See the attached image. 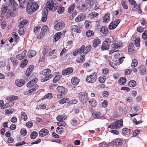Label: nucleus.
<instances>
[{
    "instance_id": "nucleus-23",
    "label": "nucleus",
    "mask_w": 147,
    "mask_h": 147,
    "mask_svg": "<svg viewBox=\"0 0 147 147\" xmlns=\"http://www.w3.org/2000/svg\"><path fill=\"white\" fill-rule=\"evenodd\" d=\"M51 72L50 70L48 69H45L40 72V74L44 76L49 74Z\"/></svg>"
},
{
    "instance_id": "nucleus-51",
    "label": "nucleus",
    "mask_w": 147,
    "mask_h": 147,
    "mask_svg": "<svg viewBox=\"0 0 147 147\" xmlns=\"http://www.w3.org/2000/svg\"><path fill=\"white\" fill-rule=\"evenodd\" d=\"M21 118L24 121H26L28 118L27 115L24 112H22L21 113Z\"/></svg>"
},
{
    "instance_id": "nucleus-20",
    "label": "nucleus",
    "mask_w": 147,
    "mask_h": 147,
    "mask_svg": "<svg viewBox=\"0 0 147 147\" xmlns=\"http://www.w3.org/2000/svg\"><path fill=\"white\" fill-rule=\"evenodd\" d=\"M93 117L96 119H104L105 117L99 112H95L92 114Z\"/></svg>"
},
{
    "instance_id": "nucleus-16",
    "label": "nucleus",
    "mask_w": 147,
    "mask_h": 147,
    "mask_svg": "<svg viewBox=\"0 0 147 147\" xmlns=\"http://www.w3.org/2000/svg\"><path fill=\"white\" fill-rule=\"evenodd\" d=\"M73 72V69L72 68H68L65 69L62 71L63 75H68L71 74Z\"/></svg>"
},
{
    "instance_id": "nucleus-52",
    "label": "nucleus",
    "mask_w": 147,
    "mask_h": 147,
    "mask_svg": "<svg viewBox=\"0 0 147 147\" xmlns=\"http://www.w3.org/2000/svg\"><path fill=\"white\" fill-rule=\"evenodd\" d=\"M28 62V61L26 59L23 60L20 65V67L22 68H24L27 65Z\"/></svg>"
},
{
    "instance_id": "nucleus-45",
    "label": "nucleus",
    "mask_w": 147,
    "mask_h": 147,
    "mask_svg": "<svg viewBox=\"0 0 147 147\" xmlns=\"http://www.w3.org/2000/svg\"><path fill=\"white\" fill-rule=\"evenodd\" d=\"M136 82L133 80L130 81L128 83L129 86L131 87H135L136 86Z\"/></svg>"
},
{
    "instance_id": "nucleus-17",
    "label": "nucleus",
    "mask_w": 147,
    "mask_h": 147,
    "mask_svg": "<svg viewBox=\"0 0 147 147\" xmlns=\"http://www.w3.org/2000/svg\"><path fill=\"white\" fill-rule=\"evenodd\" d=\"M49 133V131L47 129L43 128L39 132V135L42 137L47 135Z\"/></svg>"
},
{
    "instance_id": "nucleus-59",
    "label": "nucleus",
    "mask_w": 147,
    "mask_h": 147,
    "mask_svg": "<svg viewBox=\"0 0 147 147\" xmlns=\"http://www.w3.org/2000/svg\"><path fill=\"white\" fill-rule=\"evenodd\" d=\"M86 34L88 37H89L91 36H93L94 35V33L91 30H88L86 31Z\"/></svg>"
},
{
    "instance_id": "nucleus-15",
    "label": "nucleus",
    "mask_w": 147,
    "mask_h": 147,
    "mask_svg": "<svg viewBox=\"0 0 147 147\" xmlns=\"http://www.w3.org/2000/svg\"><path fill=\"white\" fill-rule=\"evenodd\" d=\"M9 5L13 9H15L18 7V5L14 0H9Z\"/></svg>"
},
{
    "instance_id": "nucleus-10",
    "label": "nucleus",
    "mask_w": 147,
    "mask_h": 147,
    "mask_svg": "<svg viewBox=\"0 0 147 147\" xmlns=\"http://www.w3.org/2000/svg\"><path fill=\"white\" fill-rule=\"evenodd\" d=\"M120 22V20L119 19H118L116 20L110 24L109 26V28L110 30L114 29L117 26Z\"/></svg>"
},
{
    "instance_id": "nucleus-53",
    "label": "nucleus",
    "mask_w": 147,
    "mask_h": 147,
    "mask_svg": "<svg viewBox=\"0 0 147 147\" xmlns=\"http://www.w3.org/2000/svg\"><path fill=\"white\" fill-rule=\"evenodd\" d=\"M18 98V96H10L8 97V99L10 100L11 101H13L14 100H16Z\"/></svg>"
},
{
    "instance_id": "nucleus-7",
    "label": "nucleus",
    "mask_w": 147,
    "mask_h": 147,
    "mask_svg": "<svg viewBox=\"0 0 147 147\" xmlns=\"http://www.w3.org/2000/svg\"><path fill=\"white\" fill-rule=\"evenodd\" d=\"M97 78L96 73L95 72H93L89 76H87L86 79V80L88 82L92 83L96 81Z\"/></svg>"
},
{
    "instance_id": "nucleus-44",
    "label": "nucleus",
    "mask_w": 147,
    "mask_h": 147,
    "mask_svg": "<svg viewBox=\"0 0 147 147\" xmlns=\"http://www.w3.org/2000/svg\"><path fill=\"white\" fill-rule=\"evenodd\" d=\"M121 3L122 7L125 9H128V6L126 1L122 0L121 2Z\"/></svg>"
},
{
    "instance_id": "nucleus-41",
    "label": "nucleus",
    "mask_w": 147,
    "mask_h": 147,
    "mask_svg": "<svg viewBox=\"0 0 147 147\" xmlns=\"http://www.w3.org/2000/svg\"><path fill=\"white\" fill-rule=\"evenodd\" d=\"M28 23V21L26 20H23L20 21L18 27H24Z\"/></svg>"
},
{
    "instance_id": "nucleus-26",
    "label": "nucleus",
    "mask_w": 147,
    "mask_h": 147,
    "mask_svg": "<svg viewBox=\"0 0 147 147\" xmlns=\"http://www.w3.org/2000/svg\"><path fill=\"white\" fill-rule=\"evenodd\" d=\"M8 6L6 3L3 4L1 7V12L5 13L8 9Z\"/></svg>"
},
{
    "instance_id": "nucleus-60",
    "label": "nucleus",
    "mask_w": 147,
    "mask_h": 147,
    "mask_svg": "<svg viewBox=\"0 0 147 147\" xmlns=\"http://www.w3.org/2000/svg\"><path fill=\"white\" fill-rule=\"evenodd\" d=\"M106 80V77L104 76H101L99 78L98 81L100 82L101 83H104Z\"/></svg>"
},
{
    "instance_id": "nucleus-46",
    "label": "nucleus",
    "mask_w": 147,
    "mask_h": 147,
    "mask_svg": "<svg viewBox=\"0 0 147 147\" xmlns=\"http://www.w3.org/2000/svg\"><path fill=\"white\" fill-rule=\"evenodd\" d=\"M10 59L14 65H16L18 64V61L16 59L13 57H11L10 58Z\"/></svg>"
},
{
    "instance_id": "nucleus-39",
    "label": "nucleus",
    "mask_w": 147,
    "mask_h": 147,
    "mask_svg": "<svg viewBox=\"0 0 147 147\" xmlns=\"http://www.w3.org/2000/svg\"><path fill=\"white\" fill-rule=\"evenodd\" d=\"M49 50V47L47 45L44 46L43 49L42 50V54L43 56H45L47 52Z\"/></svg>"
},
{
    "instance_id": "nucleus-4",
    "label": "nucleus",
    "mask_w": 147,
    "mask_h": 147,
    "mask_svg": "<svg viewBox=\"0 0 147 147\" xmlns=\"http://www.w3.org/2000/svg\"><path fill=\"white\" fill-rule=\"evenodd\" d=\"M78 96L79 100L83 104H86L87 101L89 100L87 94L85 92H82L79 93Z\"/></svg>"
},
{
    "instance_id": "nucleus-27",
    "label": "nucleus",
    "mask_w": 147,
    "mask_h": 147,
    "mask_svg": "<svg viewBox=\"0 0 147 147\" xmlns=\"http://www.w3.org/2000/svg\"><path fill=\"white\" fill-rule=\"evenodd\" d=\"M61 77V75L60 74L59 72L57 73L55 76L53 80V82L55 83L57 82Z\"/></svg>"
},
{
    "instance_id": "nucleus-5",
    "label": "nucleus",
    "mask_w": 147,
    "mask_h": 147,
    "mask_svg": "<svg viewBox=\"0 0 147 147\" xmlns=\"http://www.w3.org/2000/svg\"><path fill=\"white\" fill-rule=\"evenodd\" d=\"M111 46L112 49L110 51V53H112L118 51L122 47L120 43L117 41L113 42Z\"/></svg>"
},
{
    "instance_id": "nucleus-9",
    "label": "nucleus",
    "mask_w": 147,
    "mask_h": 147,
    "mask_svg": "<svg viewBox=\"0 0 147 147\" xmlns=\"http://www.w3.org/2000/svg\"><path fill=\"white\" fill-rule=\"evenodd\" d=\"M65 26V24L63 22H59L57 23L55 26L54 28L55 30H60L63 29Z\"/></svg>"
},
{
    "instance_id": "nucleus-6",
    "label": "nucleus",
    "mask_w": 147,
    "mask_h": 147,
    "mask_svg": "<svg viewBox=\"0 0 147 147\" xmlns=\"http://www.w3.org/2000/svg\"><path fill=\"white\" fill-rule=\"evenodd\" d=\"M54 5V2L53 0H48L46 4V10L48 11V10L49 9L52 11H55L57 9V8L55 7Z\"/></svg>"
},
{
    "instance_id": "nucleus-30",
    "label": "nucleus",
    "mask_w": 147,
    "mask_h": 147,
    "mask_svg": "<svg viewBox=\"0 0 147 147\" xmlns=\"http://www.w3.org/2000/svg\"><path fill=\"white\" fill-rule=\"evenodd\" d=\"M122 131L123 134L126 135H129L131 134V131L130 129L124 128L122 129Z\"/></svg>"
},
{
    "instance_id": "nucleus-64",
    "label": "nucleus",
    "mask_w": 147,
    "mask_h": 147,
    "mask_svg": "<svg viewBox=\"0 0 147 147\" xmlns=\"http://www.w3.org/2000/svg\"><path fill=\"white\" fill-rule=\"evenodd\" d=\"M99 147H108L107 144L105 142H103L99 144Z\"/></svg>"
},
{
    "instance_id": "nucleus-11",
    "label": "nucleus",
    "mask_w": 147,
    "mask_h": 147,
    "mask_svg": "<svg viewBox=\"0 0 147 147\" xmlns=\"http://www.w3.org/2000/svg\"><path fill=\"white\" fill-rule=\"evenodd\" d=\"M86 15L82 13L79 15L76 18L75 20L77 22H79L84 20L85 18Z\"/></svg>"
},
{
    "instance_id": "nucleus-35",
    "label": "nucleus",
    "mask_w": 147,
    "mask_h": 147,
    "mask_svg": "<svg viewBox=\"0 0 147 147\" xmlns=\"http://www.w3.org/2000/svg\"><path fill=\"white\" fill-rule=\"evenodd\" d=\"M78 8L80 10L84 11L86 8V6L85 4L81 3L79 4L78 6Z\"/></svg>"
},
{
    "instance_id": "nucleus-33",
    "label": "nucleus",
    "mask_w": 147,
    "mask_h": 147,
    "mask_svg": "<svg viewBox=\"0 0 147 147\" xmlns=\"http://www.w3.org/2000/svg\"><path fill=\"white\" fill-rule=\"evenodd\" d=\"M109 14L108 13H107L103 17V22L105 23L108 22L109 20L110 17L109 16Z\"/></svg>"
},
{
    "instance_id": "nucleus-19",
    "label": "nucleus",
    "mask_w": 147,
    "mask_h": 147,
    "mask_svg": "<svg viewBox=\"0 0 147 147\" xmlns=\"http://www.w3.org/2000/svg\"><path fill=\"white\" fill-rule=\"evenodd\" d=\"M101 40L99 38H96L93 40L92 46L95 48L98 46L101 43Z\"/></svg>"
},
{
    "instance_id": "nucleus-1",
    "label": "nucleus",
    "mask_w": 147,
    "mask_h": 147,
    "mask_svg": "<svg viewBox=\"0 0 147 147\" xmlns=\"http://www.w3.org/2000/svg\"><path fill=\"white\" fill-rule=\"evenodd\" d=\"M92 48L91 45H89L86 47L85 45H83L80 48L73 53V54L75 56H76L78 54H82L84 55L90 52Z\"/></svg>"
},
{
    "instance_id": "nucleus-24",
    "label": "nucleus",
    "mask_w": 147,
    "mask_h": 147,
    "mask_svg": "<svg viewBox=\"0 0 147 147\" xmlns=\"http://www.w3.org/2000/svg\"><path fill=\"white\" fill-rule=\"evenodd\" d=\"M80 80L77 77H74L71 79L72 84L74 85H76L79 83Z\"/></svg>"
},
{
    "instance_id": "nucleus-34",
    "label": "nucleus",
    "mask_w": 147,
    "mask_h": 147,
    "mask_svg": "<svg viewBox=\"0 0 147 147\" xmlns=\"http://www.w3.org/2000/svg\"><path fill=\"white\" fill-rule=\"evenodd\" d=\"M69 99L67 98H62L59 101V103L60 104H63L65 103L69 102Z\"/></svg>"
},
{
    "instance_id": "nucleus-55",
    "label": "nucleus",
    "mask_w": 147,
    "mask_h": 147,
    "mask_svg": "<svg viewBox=\"0 0 147 147\" xmlns=\"http://www.w3.org/2000/svg\"><path fill=\"white\" fill-rule=\"evenodd\" d=\"M41 28V27L40 26H37L35 27L34 30V32L36 34H38L40 31Z\"/></svg>"
},
{
    "instance_id": "nucleus-18",
    "label": "nucleus",
    "mask_w": 147,
    "mask_h": 147,
    "mask_svg": "<svg viewBox=\"0 0 147 147\" xmlns=\"http://www.w3.org/2000/svg\"><path fill=\"white\" fill-rule=\"evenodd\" d=\"M26 53V51L24 50L21 53L17 54L16 57L18 60H22L24 58Z\"/></svg>"
},
{
    "instance_id": "nucleus-47",
    "label": "nucleus",
    "mask_w": 147,
    "mask_h": 147,
    "mask_svg": "<svg viewBox=\"0 0 147 147\" xmlns=\"http://www.w3.org/2000/svg\"><path fill=\"white\" fill-rule=\"evenodd\" d=\"M75 7V4L74 3H72L70 5L68 8V11L69 13H71L74 10Z\"/></svg>"
},
{
    "instance_id": "nucleus-58",
    "label": "nucleus",
    "mask_w": 147,
    "mask_h": 147,
    "mask_svg": "<svg viewBox=\"0 0 147 147\" xmlns=\"http://www.w3.org/2000/svg\"><path fill=\"white\" fill-rule=\"evenodd\" d=\"M111 43V41L110 40L109 38H107L105 39L103 44L109 47Z\"/></svg>"
},
{
    "instance_id": "nucleus-13",
    "label": "nucleus",
    "mask_w": 147,
    "mask_h": 147,
    "mask_svg": "<svg viewBox=\"0 0 147 147\" xmlns=\"http://www.w3.org/2000/svg\"><path fill=\"white\" fill-rule=\"evenodd\" d=\"M34 67L33 65H31L29 66L26 70L25 75L27 76H29L32 73L34 68Z\"/></svg>"
},
{
    "instance_id": "nucleus-22",
    "label": "nucleus",
    "mask_w": 147,
    "mask_h": 147,
    "mask_svg": "<svg viewBox=\"0 0 147 147\" xmlns=\"http://www.w3.org/2000/svg\"><path fill=\"white\" fill-rule=\"evenodd\" d=\"M15 83L18 87H20L23 86L25 83L24 80H17L15 81Z\"/></svg>"
},
{
    "instance_id": "nucleus-43",
    "label": "nucleus",
    "mask_w": 147,
    "mask_h": 147,
    "mask_svg": "<svg viewBox=\"0 0 147 147\" xmlns=\"http://www.w3.org/2000/svg\"><path fill=\"white\" fill-rule=\"evenodd\" d=\"M118 82L120 85H124L126 82V80L124 78L122 77L119 79Z\"/></svg>"
},
{
    "instance_id": "nucleus-57",
    "label": "nucleus",
    "mask_w": 147,
    "mask_h": 147,
    "mask_svg": "<svg viewBox=\"0 0 147 147\" xmlns=\"http://www.w3.org/2000/svg\"><path fill=\"white\" fill-rule=\"evenodd\" d=\"M13 37L14 38L16 42H18L19 40V38L18 34L15 32L12 33Z\"/></svg>"
},
{
    "instance_id": "nucleus-61",
    "label": "nucleus",
    "mask_w": 147,
    "mask_h": 147,
    "mask_svg": "<svg viewBox=\"0 0 147 147\" xmlns=\"http://www.w3.org/2000/svg\"><path fill=\"white\" fill-rule=\"evenodd\" d=\"M140 38H137L135 40V45L136 47H138L140 45Z\"/></svg>"
},
{
    "instance_id": "nucleus-63",
    "label": "nucleus",
    "mask_w": 147,
    "mask_h": 147,
    "mask_svg": "<svg viewBox=\"0 0 147 147\" xmlns=\"http://www.w3.org/2000/svg\"><path fill=\"white\" fill-rule=\"evenodd\" d=\"M142 37L144 40H146L147 38V30H145L142 35Z\"/></svg>"
},
{
    "instance_id": "nucleus-28",
    "label": "nucleus",
    "mask_w": 147,
    "mask_h": 147,
    "mask_svg": "<svg viewBox=\"0 0 147 147\" xmlns=\"http://www.w3.org/2000/svg\"><path fill=\"white\" fill-rule=\"evenodd\" d=\"M88 102L90 106L93 107H95L97 105L96 102L93 98H91L90 100H89Z\"/></svg>"
},
{
    "instance_id": "nucleus-50",
    "label": "nucleus",
    "mask_w": 147,
    "mask_h": 147,
    "mask_svg": "<svg viewBox=\"0 0 147 147\" xmlns=\"http://www.w3.org/2000/svg\"><path fill=\"white\" fill-rule=\"evenodd\" d=\"M98 14L95 12H93L90 13L89 15V17L91 19H93L98 16Z\"/></svg>"
},
{
    "instance_id": "nucleus-56",
    "label": "nucleus",
    "mask_w": 147,
    "mask_h": 147,
    "mask_svg": "<svg viewBox=\"0 0 147 147\" xmlns=\"http://www.w3.org/2000/svg\"><path fill=\"white\" fill-rule=\"evenodd\" d=\"M85 25L86 28L87 29L90 28L91 27V23L87 20L85 21Z\"/></svg>"
},
{
    "instance_id": "nucleus-31",
    "label": "nucleus",
    "mask_w": 147,
    "mask_h": 147,
    "mask_svg": "<svg viewBox=\"0 0 147 147\" xmlns=\"http://www.w3.org/2000/svg\"><path fill=\"white\" fill-rule=\"evenodd\" d=\"M140 73L141 75H144L146 74V69L143 66H140V69L139 70Z\"/></svg>"
},
{
    "instance_id": "nucleus-62",
    "label": "nucleus",
    "mask_w": 147,
    "mask_h": 147,
    "mask_svg": "<svg viewBox=\"0 0 147 147\" xmlns=\"http://www.w3.org/2000/svg\"><path fill=\"white\" fill-rule=\"evenodd\" d=\"M138 64V62L137 60L134 59L132 61L131 66L132 67H136Z\"/></svg>"
},
{
    "instance_id": "nucleus-12",
    "label": "nucleus",
    "mask_w": 147,
    "mask_h": 147,
    "mask_svg": "<svg viewBox=\"0 0 147 147\" xmlns=\"http://www.w3.org/2000/svg\"><path fill=\"white\" fill-rule=\"evenodd\" d=\"M57 90L59 92L63 94H65L67 92V89L62 86H58L57 88Z\"/></svg>"
},
{
    "instance_id": "nucleus-36",
    "label": "nucleus",
    "mask_w": 147,
    "mask_h": 147,
    "mask_svg": "<svg viewBox=\"0 0 147 147\" xmlns=\"http://www.w3.org/2000/svg\"><path fill=\"white\" fill-rule=\"evenodd\" d=\"M85 58V57L84 55H81L77 58L76 61L78 63H81L84 60Z\"/></svg>"
},
{
    "instance_id": "nucleus-8",
    "label": "nucleus",
    "mask_w": 147,
    "mask_h": 147,
    "mask_svg": "<svg viewBox=\"0 0 147 147\" xmlns=\"http://www.w3.org/2000/svg\"><path fill=\"white\" fill-rule=\"evenodd\" d=\"M48 27L46 25L43 26L41 28L40 33L37 36V38L39 39H42L44 36L45 33L48 30Z\"/></svg>"
},
{
    "instance_id": "nucleus-3",
    "label": "nucleus",
    "mask_w": 147,
    "mask_h": 147,
    "mask_svg": "<svg viewBox=\"0 0 147 147\" xmlns=\"http://www.w3.org/2000/svg\"><path fill=\"white\" fill-rule=\"evenodd\" d=\"M123 121L121 119L116 121L109 125L108 128L111 129H115L120 128L123 126Z\"/></svg>"
},
{
    "instance_id": "nucleus-40",
    "label": "nucleus",
    "mask_w": 147,
    "mask_h": 147,
    "mask_svg": "<svg viewBox=\"0 0 147 147\" xmlns=\"http://www.w3.org/2000/svg\"><path fill=\"white\" fill-rule=\"evenodd\" d=\"M52 75L50 74L48 76H45L44 78H42L41 80V81L42 82H44L48 80L50 78L52 77Z\"/></svg>"
},
{
    "instance_id": "nucleus-29",
    "label": "nucleus",
    "mask_w": 147,
    "mask_h": 147,
    "mask_svg": "<svg viewBox=\"0 0 147 147\" xmlns=\"http://www.w3.org/2000/svg\"><path fill=\"white\" fill-rule=\"evenodd\" d=\"M28 54L29 57H32L36 55V52L34 50H31L28 51Z\"/></svg>"
},
{
    "instance_id": "nucleus-21",
    "label": "nucleus",
    "mask_w": 147,
    "mask_h": 147,
    "mask_svg": "<svg viewBox=\"0 0 147 147\" xmlns=\"http://www.w3.org/2000/svg\"><path fill=\"white\" fill-rule=\"evenodd\" d=\"M38 79L36 78H35L30 81L27 84V86L28 87H30L35 84L38 81Z\"/></svg>"
},
{
    "instance_id": "nucleus-49",
    "label": "nucleus",
    "mask_w": 147,
    "mask_h": 147,
    "mask_svg": "<svg viewBox=\"0 0 147 147\" xmlns=\"http://www.w3.org/2000/svg\"><path fill=\"white\" fill-rule=\"evenodd\" d=\"M37 135L38 133L37 132L35 131H33L31 134L30 138L31 139H34L37 137Z\"/></svg>"
},
{
    "instance_id": "nucleus-25",
    "label": "nucleus",
    "mask_w": 147,
    "mask_h": 147,
    "mask_svg": "<svg viewBox=\"0 0 147 147\" xmlns=\"http://www.w3.org/2000/svg\"><path fill=\"white\" fill-rule=\"evenodd\" d=\"M71 28L73 31L77 33H80L81 32L80 28L76 25H72Z\"/></svg>"
},
{
    "instance_id": "nucleus-42",
    "label": "nucleus",
    "mask_w": 147,
    "mask_h": 147,
    "mask_svg": "<svg viewBox=\"0 0 147 147\" xmlns=\"http://www.w3.org/2000/svg\"><path fill=\"white\" fill-rule=\"evenodd\" d=\"M57 7V9L58 8L57 12L59 14H62V13L64 11V7H62L61 6H59V7Z\"/></svg>"
},
{
    "instance_id": "nucleus-54",
    "label": "nucleus",
    "mask_w": 147,
    "mask_h": 147,
    "mask_svg": "<svg viewBox=\"0 0 147 147\" xmlns=\"http://www.w3.org/2000/svg\"><path fill=\"white\" fill-rule=\"evenodd\" d=\"M122 144V140L119 139H117L115 141V145L119 146Z\"/></svg>"
},
{
    "instance_id": "nucleus-2",
    "label": "nucleus",
    "mask_w": 147,
    "mask_h": 147,
    "mask_svg": "<svg viewBox=\"0 0 147 147\" xmlns=\"http://www.w3.org/2000/svg\"><path fill=\"white\" fill-rule=\"evenodd\" d=\"M38 7L39 6L36 2L32 3L30 1L27 4L26 11L28 14H32L33 12L37 10Z\"/></svg>"
},
{
    "instance_id": "nucleus-37",
    "label": "nucleus",
    "mask_w": 147,
    "mask_h": 147,
    "mask_svg": "<svg viewBox=\"0 0 147 147\" xmlns=\"http://www.w3.org/2000/svg\"><path fill=\"white\" fill-rule=\"evenodd\" d=\"M108 31V29L106 26H103L100 29V32L103 34H106Z\"/></svg>"
},
{
    "instance_id": "nucleus-14",
    "label": "nucleus",
    "mask_w": 147,
    "mask_h": 147,
    "mask_svg": "<svg viewBox=\"0 0 147 147\" xmlns=\"http://www.w3.org/2000/svg\"><path fill=\"white\" fill-rule=\"evenodd\" d=\"M48 11L46 10H42L41 20L42 22H45L47 20Z\"/></svg>"
},
{
    "instance_id": "nucleus-38",
    "label": "nucleus",
    "mask_w": 147,
    "mask_h": 147,
    "mask_svg": "<svg viewBox=\"0 0 147 147\" xmlns=\"http://www.w3.org/2000/svg\"><path fill=\"white\" fill-rule=\"evenodd\" d=\"M14 104V102L13 101H11L9 102L7 104V105L5 104L3 105L1 107V108L2 109H4L8 107V106H12Z\"/></svg>"
},
{
    "instance_id": "nucleus-48",
    "label": "nucleus",
    "mask_w": 147,
    "mask_h": 147,
    "mask_svg": "<svg viewBox=\"0 0 147 147\" xmlns=\"http://www.w3.org/2000/svg\"><path fill=\"white\" fill-rule=\"evenodd\" d=\"M20 28L18 30V32L20 34H23L25 31V28L24 27H19Z\"/></svg>"
},
{
    "instance_id": "nucleus-32",
    "label": "nucleus",
    "mask_w": 147,
    "mask_h": 147,
    "mask_svg": "<svg viewBox=\"0 0 147 147\" xmlns=\"http://www.w3.org/2000/svg\"><path fill=\"white\" fill-rule=\"evenodd\" d=\"M62 34L61 32H59L56 33L54 36V39L55 40V42L57 41L59 39L61 36Z\"/></svg>"
}]
</instances>
